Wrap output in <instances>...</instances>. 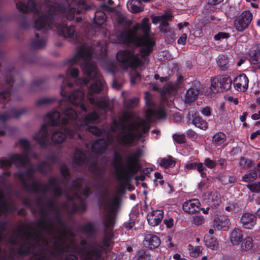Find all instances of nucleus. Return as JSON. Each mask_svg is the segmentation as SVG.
Here are the masks:
<instances>
[{
    "mask_svg": "<svg viewBox=\"0 0 260 260\" xmlns=\"http://www.w3.org/2000/svg\"><path fill=\"white\" fill-rule=\"evenodd\" d=\"M217 64L222 71H226L228 69L229 62L228 58L223 54H220L217 58Z\"/></svg>",
    "mask_w": 260,
    "mask_h": 260,
    "instance_id": "42",
    "label": "nucleus"
},
{
    "mask_svg": "<svg viewBox=\"0 0 260 260\" xmlns=\"http://www.w3.org/2000/svg\"><path fill=\"white\" fill-rule=\"evenodd\" d=\"M230 37V35L228 32H219L214 36V39L216 41H220L224 39H228Z\"/></svg>",
    "mask_w": 260,
    "mask_h": 260,
    "instance_id": "63",
    "label": "nucleus"
},
{
    "mask_svg": "<svg viewBox=\"0 0 260 260\" xmlns=\"http://www.w3.org/2000/svg\"><path fill=\"white\" fill-rule=\"evenodd\" d=\"M211 89L214 92H221L230 89L232 81L228 75H217L211 78Z\"/></svg>",
    "mask_w": 260,
    "mask_h": 260,
    "instance_id": "10",
    "label": "nucleus"
},
{
    "mask_svg": "<svg viewBox=\"0 0 260 260\" xmlns=\"http://www.w3.org/2000/svg\"><path fill=\"white\" fill-rule=\"evenodd\" d=\"M226 140V136L223 132H218L212 137V141L214 145L216 147H223Z\"/></svg>",
    "mask_w": 260,
    "mask_h": 260,
    "instance_id": "36",
    "label": "nucleus"
},
{
    "mask_svg": "<svg viewBox=\"0 0 260 260\" xmlns=\"http://www.w3.org/2000/svg\"><path fill=\"white\" fill-rule=\"evenodd\" d=\"M160 243V239L157 235L151 233L145 234L143 241L145 247L149 249H154L157 248Z\"/></svg>",
    "mask_w": 260,
    "mask_h": 260,
    "instance_id": "21",
    "label": "nucleus"
},
{
    "mask_svg": "<svg viewBox=\"0 0 260 260\" xmlns=\"http://www.w3.org/2000/svg\"><path fill=\"white\" fill-rule=\"evenodd\" d=\"M182 209L188 214H196L200 210V202L197 199L187 200L183 204Z\"/></svg>",
    "mask_w": 260,
    "mask_h": 260,
    "instance_id": "20",
    "label": "nucleus"
},
{
    "mask_svg": "<svg viewBox=\"0 0 260 260\" xmlns=\"http://www.w3.org/2000/svg\"><path fill=\"white\" fill-rule=\"evenodd\" d=\"M201 84L199 82L196 81L193 83V87L188 89L185 96V102L186 103H190L193 102L198 96L200 92Z\"/></svg>",
    "mask_w": 260,
    "mask_h": 260,
    "instance_id": "25",
    "label": "nucleus"
},
{
    "mask_svg": "<svg viewBox=\"0 0 260 260\" xmlns=\"http://www.w3.org/2000/svg\"><path fill=\"white\" fill-rule=\"evenodd\" d=\"M104 88L103 81L101 79L96 80L92 83L89 88V93L92 95L93 93H100Z\"/></svg>",
    "mask_w": 260,
    "mask_h": 260,
    "instance_id": "41",
    "label": "nucleus"
},
{
    "mask_svg": "<svg viewBox=\"0 0 260 260\" xmlns=\"http://www.w3.org/2000/svg\"><path fill=\"white\" fill-rule=\"evenodd\" d=\"M60 172L64 180H68L71 177L70 169L66 164L61 165L60 167Z\"/></svg>",
    "mask_w": 260,
    "mask_h": 260,
    "instance_id": "50",
    "label": "nucleus"
},
{
    "mask_svg": "<svg viewBox=\"0 0 260 260\" xmlns=\"http://www.w3.org/2000/svg\"><path fill=\"white\" fill-rule=\"evenodd\" d=\"M99 114L96 112H92L84 117V122L86 124L92 123L99 119Z\"/></svg>",
    "mask_w": 260,
    "mask_h": 260,
    "instance_id": "47",
    "label": "nucleus"
},
{
    "mask_svg": "<svg viewBox=\"0 0 260 260\" xmlns=\"http://www.w3.org/2000/svg\"><path fill=\"white\" fill-rule=\"evenodd\" d=\"M108 147V143L105 138L98 139L91 145V150L95 154L102 155L105 153Z\"/></svg>",
    "mask_w": 260,
    "mask_h": 260,
    "instance_id": "24",
    "label": "nucleus"
},
{
    "mask_svg": "<svg viewBox=\"0 0 260 260\" xmlns=\"http://www.w3.org/2000/svg\"><path fill=\"white\" fill-rule=\"evenodd\" d=\"M164 216V212L162 209L153 210L147 214V220L148 224L151 226H155L159 224Z\"/></svg>",
    "mask_w": 260,
    "mask_h": 260,
    "instance_id": "18",
    "label": "nucleus"
},
{
    "mask_svg": "<svg viewBox=\"0 0 260 260\" xmlns=\"http://www.w3.org/2000/svg\"><path fill=\"white\" fill-rule=\"evenodd\" d=\"M248 60L251 64L260 62V43L255 42L247 53Z\"/></svg>",
    "mask_w": 260,
    "mask_h": 260,
    "instance_id": "22",
    "label": "nucleus"
},
{
    "mask_svg": "<svg viewBox=\"0 0 260 260\" xmlns=\"http://www.w3.org/2000/svg\"><path fill=\"white\" fill-rule=\"evenodd\" d=\"M45 45V41L43 39H34L31 42V47L32 49H36L42 48Z\"/></svg>",
    "mask_w": 260,
    "mask_h": 260,
    "instance_id": "53",
    "label": "nucleus"
},
{
    "mask_svg": "<svg viewBox=\"0 0 260 260\" xmlns=\"http://www.w3.org/2000/svg\"><path fill=\"white\" fill-rule=\"evenodd\" d=\"M63 114L66 117L60 119L61 114L57 111L48 113L46 117L48 119V123L49 125L55 126L61 123L62 125L66 126L69 123V120H74L78 117L76 112L71 108H68L63 111ZM73 137L74 135V131L64 126L63 131H56L53 132L52 135V142L55 144H59L63 142L66 138L67 136Z\"/></svg>",
    "mask_w": 260,
    "mask_h": 260,
    "instance_id": "2",
    "label": "nucleus"
},
{
    "mask_svg": "<svg viewBox=\"0 0 260 260\" xmlns=\"http://www.w3.org/2000/svg\"><path fill=\"white\" fill-rule=\"evenodd\" d=\"M192 123L197 127L203 130H206L208 128V123L197 113L191 114Z\"/></svg>",
    "mask_w": 260,
    "mask_h": 260,
    "instance_id": "31",
    "label": "nucleus"
},
{
    "mask_svg": "<svg viewBox=\"0 0 260 260\" xmlns=\"http://www.w3.org/2000/svg\"><path fill=\"white\" fill-rule=\"evenodd\" d=\"M61 96L66 100L76 105H79L80 108L84 112L87 110L86 105L82 103L84 99V92L80 89H76L71 93L67 91L62 86L60 90Z\"/></svg>",
    "mask_w": 260,
    "mask_h": 260,
    "instance_id": "9",
    "label": "nucleus"
},
{
    "mask_svg": "<svg viewBox=\"0 0 260 260\" xmlns=\"http://www.w3.org/2000/svg\"><path fill=\"white\" fill-rule=\"evenodd\" d=\"M27 111L26 108H23L19 110H17L14 108H11L8 113L0 114V121L4 123L10 119L11 118H18L22 115L25 113Z\"/></svg>",
    "mask_w": 260,
    "mask_h": 260,
    "instance_id": "23",
    "label": "nucleus"
},
{
    "mask_svg": "<svg viewBox=\"0 0 260 260\" xmlns=\"http://www.w3.org/2000/svg\"><path fill=\"white\" fill-rule=\"evenodd\" d=\"M91 56L92 53L89 50L81 47L70 62L72 63H77L80 58L83 59V62L81 67L84 74L89 78L94 79L98 77V73L95 66L88 61Z\"/></svg>",
    "mask_w": 260,
    "mask_h": 260,
    "instance_id": "5",
    "label": "nucleus"
},
{
    "mask_svg": "<svg viewBox=\"0 0 260 260\" xmlns=\"http://www.w3.org/2000/svg\"><path fill=\"white\" fill-rule=\"evenodd\" d=\"M142 150L138 148L132 153L125 159L126 167L122 162V157L120 153L114 151L113 153V166L118 177L124 179H129L132 175L138 173L140 170V158L142 156Z\"/></svg>",
    "mask_w": 260,
    "mask_h": 260,
    "instance_id": "3",
    "label": "nucleus"
},
{
    "mask_svg": "<svg viewBox=\"0 0 260 260\" xmlns=\"http://www.w3.org/2000/svg\"><path fill=\"white\" fill-rule=\"evenodd\" d=\"M84 247L83 251L85 253V257L81 260H100L103 254L104 248L102 246H90L89 247Z\"/></svg>",
    "mask_w": 260,
    "mask_h": 260,
    "instance_id": "15",
    "label": "nucleus"
},
{
    "mask_svg": "<svg viewBox=\"0 0 260 260\" xmlns=\"http://www.w3.org/2000/svg\"><path fill=\"white\" fill-rule=\"evenodd\" d=\"M16 207L15 205L8 204L4 200L0 201V216L2 214L7 215L8 213L15 211Z\"/></svg>",
    "mask_w": 260,
    "mask_h": 260,
    "instance_id": "40",
    "label": "nucleus"
},
{
    "mask_svg": "<svg viewBox=\"0 0 260 260\" xmlns=\"http://www.w3.org/2000/svg\"><path fill=\"white\" fill-rule=\"evenodd\" d=\"M14 81V77L12 73L7 72L4 78V85H2L0 92V103L3 105V108H7L8 103H6V100L11 95Z\"/></svg>",
    "mask_w": 260,
    "mask_h": 260,
    "instance_id": "11",
    "label": "nucleus"
},
{
    "mask_svg": "<svg viewBox=\"0 0 260 260\" xmlns=\"http://www.w3.org/2000/svg\"><path fill=\"white\" fill-rule=\"evenodd\" d=\"M128 10L133 13H137L144 11L143 7L140 0H130L127 3Z\"/></svg>",
    "mask_w": 260,
    "mask_h": 260,
    "instance_id": "32",
    "label": "nucleus"
},
{
    "mask_svg": "<svg viewBox=\"0 0 260 260\" xmlns=\"http://www.w3.org/2000/svg\"><path fill=\"white\" fill-rule=\"evenodd\" d=\"M176 164V161L173 159L171 156L168 158H163L160 160V166L163 168H167L169 167H174Z\"/></svg>",
    "mask_w": 260,
    "mask_h": 260,
    "instance_id": "45",
    "label": "nucleus"
},
{
    "mask_svg": "<svg viewBox=\"0 0 260 260\" xmlns=\"http://www.w3.org/2000/svg\"><path fill=\"white\" fill-rule=\"evenodd\" d=\"M87 156L84 152L78 149L76 150L74 157V162L79 166L84 165L86 161Z\"/></svg>",
    "mask_w": 260,
    "mask_h": 260,
    "instance_id": "35",
    "label": "nucleus"
},
{
    "mask_svg": "<svg viewBox=\"0 0 260 260\" xmlns=\"http://www.w3.org/2000/svg\"><path fill=\"white\" fill-rule=\"evenodd\" d=\"M16 7L19 11L24 14L27 13L28 11V6L22 1H18L16 3Z\"/></svg>",
    "mask_w": 260,
    "mask_h": 260,
    "instance_id": "61",
    "label": "nucleus"
},
{
    "mask_svg": "<svg viewBox=\"0 0 260 260\" xmlns=\"http://www.w3.org/2000/svg\"><path fill=\"white\" fill-rule=\"evenodd\" d=\"M205 244L207 247L212 250H216L218 247V242L215 238H210L206 240Z\"/></svg>",
    "mask_w": 260,
    "mask_h": 260,
    "instance_id": "52",
    "label": "nucleus"
},
{
    "mask_svg": "<svg viewBox=\"0 0 260 260\" xmlns=\"http://www.w3.org/2000/svg\"><path fill=\"white\" fill-rule=\"evenodd\" d=\"M205 221V219L203 216L196 215L193 217L192 222L194 224L199 226L202 224Z\"/></svg>",
    "mask_w": 260,
    "mask_h": 260,
    "instance_id": "64",
    "label": "nucleus"
},
{
    "mask_svg": "<svg viewBox=\"0 0 260 260\" xmlns=\"http://www.w3.org/2000/svg\"><path fill=\"white\" fill-rule=\"evenodd\" d=\"M253 15L249 10L243 11L234 21V26L238 31L242 32L249 26Z\"/></svg>",
    "mask_w": 260,
    "mask_h": 260,
    "instance_id": "12",
    "label": "nucleus"
},
{
    "mask_svg": "<svg viewBox=\"0 0 260 260\" xmlns=\"http://www.w3.org/2000/svg\"><path fill=\"white\" fill-rule=\"evenodd\" d=\"M48 183L49 185L48 186L45 185V188H42V187H39V192L40 191V190H41L43 193H45L47 189L49 188H53V189L59 186V184L57 181V180L55 178L51 177L48 180Z\"/></svg>",
    "mask_w": 260,
    "mask_h": 260,
    "instance_id": "44",
    "label": "nucleus"
},
{
    "mask_svg": "<svg viewBox=\"0 0 260 260\" xmlns=\"http://www.w3.org/2000/svg\"><path fill=\"white\" fill-rule=\"evenodd\" d=\"M105 14L101 11H97L94 13V22L96 24L102 26L106 20Z\"/></svg>",
    "mask_w": 260,
    "mask_h": 260,
    "instance_id": "43",
    "label": "nucleus"
},
{
    "mask_svg": "<svg viewBox=\"0 0 260 260\" xmlns=\"http://www.w3.org/2000/svg\"><path fill=\"white\" fill-rule=\"evenodd\" d=\"M257 217L253 213L245 212L242 214L240 219V223L244 229L251 230L256 223Z\"/></svg>",
    "mask_w": 260,
    "mask_h": 260,
    "instance_id": "17",
    "label": "nucleus"
},
{
    "mask_svg": "<svg viewBox=\"0 0 260 260\" xmlns=\"http://www.w3.org/2000/svg\"><path fill=\"white\" fill-rule=\"evenodd\" d=\"M35 170L33 168H30L26 170L25 172H19L14 173V176L18 178L21 181L23 186L28 192H34L39 193V187H42L45 188V186L40 182L34 181L31 184H29L26 181L25 177L29 179L33 178Z\"/></svg>",
    "mask_w": 260,
    "mask_h": 260,
    "instance_id": "7",
    "label": "nucleus"
},
{
    "mask_svg": "<svg viewBox=\"0 0 260 260\" xmlns=\"http://www.w3.org/2000/svg\"><path fill=\"white\" fill-rule=\"evenodd\" d=\"M9 158L17 168H24L29 162V156L26 152L22 154H12L9 156Z\"/></svg>",
    "mask_w": 260,
    "mask_h": 260,
    "instance_id": "16",
    "label": "nucleus"
},
{
    "mask_svg": "<svg viewBox=\"0 0 260 260\" xmlns=\"http://www.w3.org/2000/svg\"><path fill=\"white\" fill-rule=\"evenodd\" d=\"M120 204V200L118 198H114L112 202L105 199L104 201L100 204V207H103L105 209L108 208V205H110L109 207V213L107 214L106 218L104 222L105 228L107 230L113 229L115 224V210L119 207Z\"/></svg>",
    "mask_w": 260,
    "mask_h": 260,
    "instance_id": "8",
    "label": "nucleus"
},
{
    "mask_svg": "<svg viewBox=\"0 0 260 260\" xmlns=\"http://www.w3.org/2000/svg\"><path fill=\"white\" fill-rule=\"evenodd\" d=\"M244 238V234L242 230L238 228H235L231 233L230 235V242L232 245L237 246L239 245Z\"/></svg>",
    "mask_w": 260,
    "mask_h": 260,
    "instance_id": "30",
    "label": "nucleus"
},
{
    "mask_svg": "<svg viewBox=\"0 0 260 260\" xmlns=\"http://www.w3.org/2000/svg\"><path fill=\"white\" fill-rule=\"evenodd\" d=\"M249 80L245 74H241L236 76L234 80L235 89L240 92H245L248 87Z\"/></svg>",
    "mask_w": 260,
    "mask_h": 260,
    "instance_id": "19",
    "label": "nucleus"
},
{
    "mask_svg": "<svg viewBox=\"0 0 260 260\" xmlns=\"http://www.w3.org/2000/svg\"><path fill=\"white\" fill-rule=\"evenodd\" d=\"M146 118L148 119L149 122H152V117L157 119H165L167 116V112L162 107H160L156 110H152L149 109L146 111Z\"/></svg>",
    "mask_w": 260,
    "mask_h": 260,
    "instance_id": "29",
    "label": "nucleus"
},
{
    "mask_svg": "<svg viewBox=\"0 0 260 260\" xmlns=\"http://www.w3.org/2000/svg\"><path fill=\"white\" fill-rule=\"evenodd\" d=\"M257 172H258L260 177V162L257 165L256 170H250L247 173L243 176L242 180L245 182L253 181L257 177Z\"/></svg>",
    "mask_w": 260,
    "mask_h": 260,
    "instance_id": "37",
    "label": "nucleus"
},
{
    "mask_svg": "<svg viewBox=\"0 0 260 260\" xmlns=\"http://www.w3.org/2000/svg\"><path fill=\"white\" fill-rule=\"evenodd\" d=\"M19 232L24 234L26 241L21 244L18 250V254L20 256H26L31 254V249L35 247V244L28 241L33 239L36 242L38 243L42 238L41 234L35 232L34 233L28 232L26 227L22 226L19 229Z\"/></svg>",
    "mask_w": 260,
    "mask_h": 260,
    "instance_id": "6",
    "label": "nucleus"
},
{
    "mask_svg": "<svg viewBox=\"0 0 260 260\" xmlns=\"http://www.w3.org/2000/svg\"><path fill=\"white\" fill-rule=\"evenodd\" d=\"M204 164L206 168H208L210 169H213L217 166L216 161L212 160L209 158H206L205 159Z\"/></svg>",
    "mask_w": 260,
    "mask_h": 260,
    "instance_id": "62",
    "label": "nucleus"
},
{
    "mask_svg": "<svg viewBox=\"0 0 260 260\" xmlns=\"http://www.w3.org/2000/svg\"><path fill=\"white\" fill-rule=\"evenodd\" d=\"M56 99L54 98H43L39 99L36 102V105L37 106H41L43 105H49L56 101Z\"/></svg>",
    "mask_w": 260,
    "mask_h": 260,
    "instance_id": "54",
    "label": "nucleus"
},
{
    "mask_svg": "<svg viewBox=\"0 0 260 260\" xmlns=\"http://www.w3.org/2000/svg\"><path fill=\"white\" fill-rule=\"evenodd\" d=\"M60 260H78V256L73 253L59 255Z\"/></svg>",
    "mask_w": 260,
    "mask_h": 260,
    "instance_id": "58",
    "label": "nucleus"
},
{
    "mask_svg": "<svg viewBox=\"0 0 260 260\" xmlns=\"http://www.w3.org/2000/svg\"><path fill=\"white\" fill-rule=\"evenodd\" d=\"M88 132L97 137L101 136L103 134V131L102 129L96 126H89Z\"/></svg>",
    "mask_w": 260,
    "mask_h": 260,
    "instance_id": "57",
    "label": "nucleus"
},
{
    "mask_svg": "<svg viewBox=\"0 0 260 260\" xmlns=\"http://www.w3.org/2000/svg\"><path fill=\"white\" fill-rule=\"evenodd\" d=\"M139 102V99L134 97L129 99L125 104L128 108H134L138 105Z\"/></svg>",
    "mask_w": 260,
    "mask_h": 260,
    "instance_id": "59",
    "label": "nucleus"
},
{
    "mask_svg": "<svg viewBox=\"0 0 260 260\" xmlns=\"http://www.w3.org/2000/svg\"><path fill=\"white\" fill-rule=\"evenodd\" d=\"M149 19L144 18L141 23L136 24L132 28L125 29L119 31L116 34L115 43L117 44L129 45L136 44L139 31L142 30L144 32V28L149 24Z\"/></svg>",
    "mask_w": 260,
    "mask_h": 260,
    "instance_id": "4",
    "label": "nucleus"
},
{
    "mask_svg": "<svg viewBox=\"0 0 260 260\" xmlns=\"http://www.w3.org/2000/svg\"><path fill=\"white\" fill-rule=\"evenodd\" d=\"M230 224V219L226 215H221L216 217L213 222V226L215 230L220 231L228 228Z\"/></svg>",
    "mask_w": 260,
    "mask_h": 260,
    "instance_id": "28",
    "label": "nucleus"
},
{
    "mask_svg": "<svg viewBox=\"0 0 260 260\" xmlns=\"http://www.w3.org/2000/svg\"><path fill=\"white\" fill-rule=\"evenodd\" d=\"M240 250L241 252H246L251 250L253 247V239L250 237H246L240 242Z\"/></svg>",
    "mask_w": 260,
    "mask_h": 260,
    "instance_id": "38",
    "label": "nucleus"
},
{
    "mask_svg": "<svg viewBox=\"0 0 260 260\" xmlns=\"http://www.w3.org/2000/svg\"><path fill=\"white\" fill-rule=\"evenodd\" d=\"M88 169L95 178L102 179L105 174V171L99 165L96 160L88 163Z\"/></svg>",
    "mask_w": 260,
    "mask_h": 260,
    "instance_id": "26",
    "label": "nucleus"
},
{
    "mask_svg": "<svg viewBox=\"0 0 260 260\" xmlns=\"http://www.w3.org/2000/svg\"><path fill=\"white\" fill-rule=\"evenodd\" d=\"M48 168H50L49 164L46 161H43L36 168V171L46 175L48 172Z\"/></svg>",
    "mask_w": 260,
    "mask_h": 260,
    "instance_id": "49",
    "label": "nucleus"
},
{
    "mask_svg": "<svg viewBox=\"0 0 260 260\" xmlns=\"http://www.w3.org/2000/svg\"><path fill=\"white\" fill-rule=\"evenodd\" d=\"M54 242L53 244L52 247L55 250H58L63 246L64 240L61 236H55L53 237Z\"/></svg>",
    "mask_w": 260,
    "mask_h": 260,
    "instance_id": "56",
    "label": "nucleus"
},
{
    "mask_svg": "<svg viewBox=\"0 0 260 260\" xmlns=\"http://www.w3.org/2000/svg\"><path fill=\"white\" fill-rule=\"evenodd\" d=\"M159 26V29L161 32L163 33L168 40H174L175 34L173 28L169 25L168 21L161 20Z\"/></svg>",
    "mask_w": 260,
    "mask_h": 260,
    "instance_id": "27",
    "label": "nucleus"
},
{
    "mask_svg": "<svg viewBox=\"0 0 260 260\" xmlns=\"http://www.w3.org/2000/svg\"><path fill=\"white\" fill-rule=\"evenodd\" d=\"M173 138L174 140L178 144H184L186 142L185 136L184 134H175Z\"/></svg>",
    "mask_w": 260,
    "mask_h": 260,
    "instance_id": "60",
    "label": "nucleus"
},
{
    "mask_svg": "<svg viewBox=\"0 0 260 260\" xmlns=\"http://www.w3.org/2000/svg\"><path fill=\"white\" fill-rule=\"evenodd\" d=\"M37 226L42 230H46L49 232H52L54 230L53 223L51 220H47L43 217L38 220L37 222Z\"/></svg>",
    "mask_w": 260,
    "mask_h": 260,
    "instance_id": "33",
    "label": "nucleus"
},
{
    "mask_svg": "<svg viewBox=\"0 0 260 260\" xmlns=\"http://www.w3.org/2000/svg\"><path fill=\"white\" fill-rule=\"evenodd\" d=\"M151 122H149L148 119L146 120L142 119L140 122L137 123L135 125V130H138L140 127H142L141 132L137 134L138 136L139 137H142L143 134H145L148 133L150 130V126L149 124Z\"/></svg>",
    "mask_w": 260,
    "mask_h": 260,
    "instance_id": "34",
    "label": "nucleus"
},
{
    "mask_svg": "<svg viewBox=\"0 0 260 260\" xmlns=\"http://www.w3.org/2000/svg\"><path fill=\"white\" fill-rule=\"evenodd\" d=\"M136 258L137 260H151V255L147 250H141L137 252Z\"/></svg>",
    "mask_w": 260,
    "mask_h": 260,
    "instance_id": "46",
    "label": "nucleus"
},
{
    "mask_svg": "<svg viewBox=\"0 0 260 260\" xmlns=\"http://www.w3.org/2000/svg\"><path fill=\"white\" fill-rule=\"evenodd\" d=\"M131 117V114L128 112H124L122 116L119 119V122L122 124V131H124L126 129V122Z\"/></svg>",
    "mask_w": 260,
    "mask_h": 260,
    "instance_id": "55",
    "label": "nucleus"
},
{
    "mask_svg": "<svg viewBox=\"0 0 260 260\" xmlns=\"http://www.w3.org/2000/svg\"><path fill=\"white\" fill-rule=\"evenodd\" d=\"M239 165L243 169H248L253 165V161L251 159L242 156L240 158Z\"/></svg>",
    "mask_w": 260,
    "mask_h": 260,
    "instance_id": "48",
    "label": "nucleus"
},
{
    "mask_svg": "<svg viewBox=\"0 0 260 260\" xmlns=\"http://www.w3.org/2000/svg\"><path fill=\"white\" fill-rule=\"evenodd\" d=\"M150 24L144 28L143 35L137 38L136 44L143 48L140 49L141 54H136L130 49L119 50L116 55L117 60L125 69H137L148 64V56L153 51L155 42L150 37Z\"/></svg>",
    "mask_w": 260,
    "mask_h": 260,
    "instance_id": "1",
    "label": "nucleus"
},
{
    "mask_svg": "<svg viewBox=\"0 0 260 260\" xmlns=\"http://www.w3.org/2000/svg\"><path fill=\"white\" fill-rule=\"evenodd\" d=\"M27 6L29 11L36 14H39L40 13V9L37 6L36 2L35 0H27Z\"/></svg>",
    "mask_w": 260,
    "mask_h": 260,
    "instance_id": "51",
    "label": "nucleus"
},
{
    "mask_svg": "<svg viewBox=\"0 0 260 260\" xmlns=\"http://www.w3.org/2000/svg\"><path fill=\"white\" fill-rule=\"evenodd\" d=\"M47 127V124H43L39 132L33 136V139L37 142L40 147L43 149L48 146L49 134Z\"/></svg>",
    "mask_w": 260,
    "mask_h": 260,
    "instance_id": "14",
    "label": "nucleus"
},
{
    "mask_svg": "<svg viewBox=\"0 0 260 260\" xmlns=\"http://www.w3.org/2000/svg\"><path fill=\"white\" fill-rule=\"evenodd\" d=\"M135 129V125L130 123L128 125V131H122L121 137L118 141V142L123 146L131 145L135 141L136 138L138 136L137 133L134 132Z\"/></svg>",
    "mask_w": 260,
    "mask_h": 260,
    "instance_id": "13",
    "label": "nucleus"
},
{
    "mask_svg": "<svg viewBox=\"0 0 260 260\" xmlns=\"http://www.w3.org/2000/svg\"><path fill=\"white\" fill-rule=\"evenodd\" d=\"M81 231L88 237H93L96 233V229L93 224L88 222L80 227Z\"/></svg>",
    "mask_w": 260,
    "mask_h": 260,
    "instance_id": "39",
    "label": "nucleus"
}]
</instances>
